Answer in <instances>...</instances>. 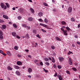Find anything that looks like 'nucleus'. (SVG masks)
<instances>
[{
	"instance_id": "3",
	"label": "nucleus",
	"mask_w": 80,
	"mask_h": 80,
	"mask_svg": "<svg viewBox=\"0 0 80 80\" xmlns=\"http://www.w3.org/2000/svg\"><path fill=\"white\" fill-rule=\"evenodd\" d=\"M72 11V8L71 7H69L68 8V12L69 13H71Z\"/></svg>"
},
{
	"instance_id": "41",
	"label": "nucleus",
	"mask_w": 80,
	"mask_h": 80,
	"mask_svg": "<svg viewBox=\"0 0 80 80\" xmlns=\"http://www.w3.org/2000/svg\"><path fill=\"white\" fill-rule=\"evenodd\" d=\"M42 31V32H45V33H46V30H44V29H41Z\"/></svg>"
},
{
	"instance_id": "33",
	"label": "nucleus",
	"mask_w": 80,
	"mask_h": 80,
	"mask_svg": "<svg viewBox=\"0 0 80 80\" xmlns=\"http://www.w3.org/2000/svg\"><path fill=\"white\" fill-rule=\"evenodd\" d=\"M18 47L17 46H15V47H14V49H15V50H18Z\"/></svg>"
},
{
	"instance_id": "36",
	"label": "nucleus",
	"mask_w": 80,
	"mask_h": 80,
	"mask_svg": "<svg viewBox=\"0 0 80 80\" xmlns=\"http://www.w3.org/2000/svg\"><path fill=\"white\" fill-rule=\"evenodd\" d=\"M39 63L41 66H43V62L41 61L40 62V63Z\"/></svg>"
},
{
	"instance_id": "20",
	"label": "nucleus",
	"mask_w": 80,
	"mask_h": 80,
	"mask_svg": "<svg viewBox=\"0 0 80 80\" xmlns=\"http://www.w3.org/2000/svg\"><path fill=\"white\" fill-rule=\"evenodd\" d=\"M5 4L8 8H10V5H9L8 3L6 2L5 3Z\"/></svg>"
},
{
	"instance_id": "2",
	"label": "nucleus",
	"mask_w": 80,
	"mask_h": 80,
	"mask_svg": "<svg viewBox=\"0 0 80 80\" xmlns=\"http://www.w3.org/2000/svg\"><path fill=\"white\" fill-rule=\"evenodd\" d=\"M68 63L70 65H72L73 64V62H72V59L70 58H69L68 59Z\"/></svg>"
},
{
	"instance_id": "26",
	"label": "nucleus",
	"mask_w": 80,
	"mask_h": 80,
	"mask_svg": "<svg viewBox=\"0 0 80 80\" xmlns=\"http://www.w3.org/2000/svg\"><path fill=\"white\" fill-rule=\"evenodd\" d=\"M61 24L62 25H65L66 24V22L65 21H62L61 22Z\"/></svg>"
},
{
	"instance_id": "9",
	"label": "nucleus",
	"mask_w": 80,
	"mask_h": 80,
	"mask_svg": "<svg viewBox=\"0 0 80 80\" xmlns=\"http://www.w3.org/2000/svg\"><path fill=\"white\" fill-rule=\"evenodd\" d=\"M38 15L39 17H42L43 15V13L42 12H39L38 13Z\"/></svg>"
},
{
	"instance_id": "12",
	"label": "nucleus",
	"mask_w": 80,
	"mask_h": 80,
	"mask_svg": "<svg viewBox=\"0 0 80 80\" xmlns=\"http://www.w3.org/2000/svg\"><path fill=\"white\" fill-rule=\"evenodd\" d=\"M3 18H6V19H8V18H9L8 17V16L5 15H3Z\"/></svg>"
},
{
	"instance_id": "53",
	"label": "nucleus",
	"mask_w": 80,
	"mask_h": 80,
	"mask_svg": "<svg viewBox=\"0 0 80 80\" xmlns=\"http://www.w3.org/2000/svg\"><path fill=\"white\" fill-rule=\"evenodd\" d=\"M18 20H20L21 19V17L20 16H18Z\"/></svg>"
},
{
	"instance_id": "19",
	"label": "nucleus",
	"mask_w": 80,
	"mask_h": 80,
	"mask_svg": "<svg viewBox=\"0 0 80 80\" xmlns=\"http://www.w3.org/2000/svg\"><path fill=\"white\" fill-rule=\"evenodd\" d=\"M56 39L58 41H61V39L58 37H56Z\"/></svg>"
},
{
	"instance_id": "64",
	"label": "nucleus",
	"mask_w": 80,
	"mask_h": 80,
	"mask_svg": "<svg viewBox=\"0 0 80 80\" xmlns=\"http://www.w3.org/2000/svg\"><path fill=\"white\" fill-rule=\"evenodd\" d=\"M44 72H46V73H47V72H48V70H45Z\"/></svg>"
},
{
	"instance_id": "32",
	"label": "nucleus",
	"mask_w": 80,
	"mask_h": 80,
	"mask_svg": "<svg viewBox=\"0 0 80 80\" xmlns=\"http://www.w3.org/2000/svg\"><path fill=\"white\" fill-rule=\"evenodd\" d=\"M44 5V6H46V7H48V5H47V3H46L45 2H44L43 3Z\"/></svg>"
},
{
	"instance_id": "42",
	"label": "nucleus",
	"mask_w": 80,
	"mask_h": 80,
	"mask_svg": "<svg viewBox=\"0 0 80 80\" xmlns=\"http://www.w3.org/2000/svg\"><path fill=\"white\" fill-rule=\"evenodd\" d=\"M53 67L54 68H57V65L56 64H54L53 65Z\"/></svg>"
},
{
	"instance_id": "63",
	"label": "nucleus",
	"mask_w": 80,
	"mask_h": 80,
	"mask_svg": "<svg viewBox=\"0 0 80 80\" xmlns=\"http://www.w3.org/2000/svg\"><path fill=\"white\" fill-rule=\"evenodd\" d=\"M16 37L18 38H20V37L18 36H17Z\"/></svg>"
},
{
	"instance_id": "55",
	"label": "nucleus",
	"mask_w": 80,
	"mask_h": 80,
	"mask_svg": "<svg viewBox=\"0 0 80 80\" xmlns=\"http://www.w3.org/2000/svg\"><path fill=\"white\" fill-rule=\"evenodd\" d=\"M52 11L53 12H56V9H53L52 10Z\"/></svg>"
},
{
	"instance_id": "46",
	"label": "nucleus",
	"mask_w": 80,
	"mask_h": 80,
	"mask_svg": "<svg viewBox=\"0 0 80 80\" xmlns=\"http://www.w3.org/2000/svg\"><path fill=\"white\" fill-rule=\"evenodd\" d=\"M4 10H6V9L7 8V6L6 5L4 6Z\"/></svg>"
},
{
	"instance_id": "52",
	"label": "nucleus",
	"mask_w": 80,
	"mask_h": 80,
	"mask_svg": "<svg viewBox=\"0 0 80 80\" xmlns=\"http://www.w3.org/2000/svg\"><path fill=\"white\" fill-rule=\"evenodd\" d=\"M52 62H53V63H55V60H52Z\"/></svg>"
},
{
	"instance_id": "35",
	"label": "nucleus",
	"mask_w": 80,
	"mask_h": 80,
	"mask_svg": "<svg viewBox=\"0 0 80 80\" xmlns=\"http://www.w3.org/2000/svg\"><path fill=\"white\" fill-rule=\"evenodd\" d=\"M72 69L74 70V71H77V69H76V68H72Z\"/></svg>"
},
{
	"instance_id": "59",
	"label": "nucleus",
	"mask_w": 80,
	"mask_h": 80,
	"mask_svg": "<svg viewBox=\"0 0 80 80\" xmlns=\"http://www.w3.org/2000/svg\"><path fill=\"white\" fill-rule=\"evenodd\" d=\"M28 57L29 58H32V56L31 55H28Z\"/></svg>"
},
{
	"instance_id": "58",
	"label": "nucleus",
	"mask_w": 80,
	"mask_h": 80,
	"mask_svg": "<svg viewBox=\"0 0 80 80\" xmlns=\"http://www.w3.org/2000/svg\"><path fill=\"white\" fill-rule=\"evenodd\" d=\"M77 43L78 44V45H80V42H77Z\"/></svg>"
},
{
	"instance_id": "48",
	"label": "nucleus",
	"mask_w": 80,
	"mask_h": 80,
	"mask_svg": "<svg viewBox=\"0 0 80 80\" xmlns=\"http://www.w3.org/2000/svg\"><path fill=\"white\" fill-rule=\"evenodd\" d=\"M18 57H22V55L20 54H18Z\"/></svg>"
},
{
	"instance_id": "25",
	"label": "nucleus",
	"mask_w": 80,
	"mask_h": 80,
	"mask_svg": "<svg viewBox=\"0 0 80 80\" xmlns=\"http://www.w3.org/2000/svg\"><path fill=\"white\" fill-rule=\"evenodd\" d=\"M66 30H68V31H70V30L71 29L70 28H69V27H66Z\"/></svg>"
},
{
	"instance_id": "40",
	"label": "nucleus",
	"mask_w": 80,
	"mask_h": 80,
	"mask_svg": "<svg viewBox=\"0 0 80 80\" xmlns=\"http://www.w3.org/2000/svg\"><path fill=\"white\" fill-rule=\"evenodd\" d=\"M51 48L52 49H55V47L53 46H52Z\"/></svg>"
},
{
	"instance_id": "27",
	"label": "nucleus",
	"mask_w": 80,
	"mask_h": 80,
	"mask_svg": "<svg viewBox=\"0 0 80 80\" xmlns=\"http://www.w3.org/2000/svg\"><path fill=\"white\" fill-rule=\"evenodd\" d=\"M22 27H24V28H26V27H27V25L25 24H22Z\"/></svg>"
},
{
	"instance_id": "50",
	"label": "nucleus",
	"mask_w": 80,
	"mask_h": 80,
	"mask_svg": "<svg viewBox=\"0 0 80 80\" xmlns=\"http://www.w3.org/2000/svg\"><path fill=\"white\" fill-rule=\"evenodd\" d=\"M61 30H62V31L63 32H64V31L65 30H64V29L63 28H61Z\"/></svg>"
},
{
	"instance_id": "39",
	"label": "nucleus",
	"mask_w": 80,
	"mask_h": 80,
	"mask_svg": "<svg viewBox=\"0 0 80 80\" xmlns=\"http://www.w3.org/2000/svg\"><path fill=\"white\" fill-rule=\"evenodd\" d=\"M44 60H45V61L46 62H48V58H45L44 59Z\"/></svg>"
},
{
	"instance_id": "44",
	"label": "nucleus",
	"mask_w": 80,
	"mask_h": 80,
	"mask_svg": "<svg viewBox=\"0 0 80 80\" xmlns=\"http://www.w3.org/2000/svg\"><path fill=\"white\" fill-rule=\"evenodd\" d=\"M36 36H37V37H38V38H40V37L39 36V34H37Z\"/></svg>"
},
{
	"instance_id": "6",
	"label": "nucleus",
	"mask_w": 80,
	"mask_h": 80,
	"mask_svg": "<svg viewBox=\"0 0 80 80\" xmlns=\"http://www.w3.org/2000/svg\"><path fill=\"white\" fill-rule=\"evenodd\" d=\"M63 34L64 35H66V36H67V35H68V33H67V30H65L63 32Z\"/></svg>"
},
{
	"instance_id": "4",
	"label": "nucleus",
	"mask_w": 80,
	"mask_h": 80,
	"mask_svg": "<svg viewBox=\"0 0 80 80\" xmlns=\"http://www.w3.org/2000/svg\"><path fill=\"white\" fill-rule=\"evenodd\" d=\"M57 77L58 78L59 80H62L63 78H62V76L59 74H58L57 75Z\"/></svg>"
},
{
	"instance_id": "15",
	"label": "nucleus",
	"mask_w": 80,
	"mask_h": 80,
	"mask_svg": "<svg viewBox=\"0 0 80 80\" xmlns=\"http://www.w3.org/2000/svg\"><path fill=\"white\" fill-rule=\"evenodd\" d=\"M28 21H29L30 22H32V20H33L32 18V17L29 18H28Z\"/></svg>"
},
{
	"instance_id": "7",
	"label": "nucleus",
	"mask_w": 80,
	"mask_h": 80,
	"mask_svg": "<svg viewBox=\"0 0 80 80\" xmlns=\"http://www.w3.org/2000/svg\"><path fill=\"white\" fill-rule=\"evenodd\" d=\"M40 25H41L42 26H43L44 27H45L46 28H48V27H47V25L46 24H44L42 23H40Z\"/></svg>"
},
{
	"instance_id": "37",
	"label": "nucleus",
	"mask_w": 80,
	"mask_h": 80,
	"mask_svg": "<svg viewBox=\"0 0 80 80\" xmlns=\"http://www.w3.org/2000/svg\"><path fill=\"white\" fill-rule=\"evenodd\" d=\"M3 23L4 22V21L2 19H0V23Z\"/></svg>"
},
{
	"instance_id": "11",
	"label": "nucleus",
	"mask_w": 80,
	"mask_h": 80,
	"mask_svg": "<svg viewBox=\"0 0 80 80\" xmlns=\"http://www.w3.org/2000/svg\"><path fill=\"white\" fill-rule=\"evenodd\" d=\"M17 63L18 65H21L22 64V62L20 61H18L17 62Z\"/></svg>"
},
{
	"instance_id": "43",
	"label": "nucleus",
	"mask_w": 80,
	"mask_h": 80,
	"mask_svg": "<svg viewBox=\"0 0 80 80\" xmlns=\"http://www.w3.org/2000/svg\"><path fill=\"white\" fill-rule=\"evenodd\" d=\"M38 21L39 22H43V20L41 18L38 19Z\"/></svg>"
},
{
	"instance_id": "10",
	"label": "nucleus",
	"mask_w": 80,
	"mask_h": 80,
	"mask_svg": "<svg viewBox=\"0 0 80 80\" xmlns=\"http://www.w3.org/2000/svg\"><path fill=\"white\" fill-rule=\"evenodd\" d=\"M30 11H31V13H34L35 11H34V10H33V8H30Z\"/></svg>"
},
{
	"instance_id": "54",
	"label": "nucleus",
	"mask_w": 80,
	"mask_h": 80,
	"mask_svg": "<svg viewBox=\"0 0 80 80\" xmlns=\"http://www.w3.org/2000/svg\"><path fill=\"white\" fill-rule=\"evenodd\" d=\"M25 51L26 52H29V50H28V49H26V50H25Z\"/></svg>"
},
{
	"instance_id": "28",
	"label": "nucleus",
	"mask_w": 80,
	"mask_h": 80,
	"mask_svg": "<svg viewBox=\"0 0 80 80\" xmlns=\"http://www.w3.org/2000/svg\"><path fill=\"white\" fill-rule=\"evenodd\" d=\"M32 33H37V30H34L32 31Z\"/></svg>"
},
{
	"instance_id": "56",
	"label": "nucleus",
	"mask_w": 80,
	"mask_h": 80,
	"mask_svg": "<svg viewBox=\"0 0 80 80\" xmlns=\"http://www.w3.org/2000/svg\"><path fill=\"white\" fill-rule=\"evenodd\" d=\"M3 52V51H2L1 50H0V53H2Z\"/></svg>"
},
{
	"instance_id": "30",
	"label": "nucleus",
	"mask_w": 80,
	"mask_h": 80,
	"mask_svg": "<svg viewBox=\"0 0 80 80\" xmlns=\"http://www.w3.org/2000/svg\"><path fill=\"white\" fill-rule=\"evenodd\" d=\"M58 68L59 69H61V68H62V66L61 65L58 66Z\"/></svg>"
},
{
	"instance_id": "17",
	"label": "nucleus",
	"mask_w": 80,
	"mask_h": 80,
	"mask_svg": "<svg viewBox=\"0 0 80 80\" xmlns=\"http://www.w3.org/2000/svg\"><path fill=\"white\" fill-rule=\"evenodd\" d=\"M0 5L1 8H4V6H5L4 5V4H3V3H1Z\"/></svg>"
},
{
	"instance_id": "18",
	"label": "nucleus",
	"mask_w": 80,
	"mask_h": 80,
	"mask_svg": "<svg viewBox=\"0 0 80 80\" xmlns=\"http://www.w3.org/2000/svg\"><path fill=\"white\" fill-rule=\"evenodd\" d=\"M14 67L15 69H19L20 68L19 67H18V66H17L15 65H14Z\"/></svg>"
},
{
	"instance_id": "45",
	"label": "nucleus",
	"mask_w": 80,
	"mask_h": 80,
	"mask_svg": "<svg viewBox=\"0 0 80 80\" xmlns=\"http://www.w3.org/2000/svg\"><path fill=\"white\" fill-rule=\"evenodd\" d=\"M34 62L35 63H37V62H38V60H34Z\"/></svg>"
},
{
	"instance_id": "38",
	"label": "nucleus",
	"mask_w": 80,
	"mask_h": 80,
	"mask_svg": "<svg viewBox=\"0 0 80 80\" xmlns=\"http://www.w3.org/2000/svg\"><path fill=\"white\" fill-rule=\"evenodd\" d=\"M45 64H46V65H48H48H50V63H49V62H46L45 63Z\"/></svg>"
},
{
	"instance_id": "62",
	"label": "nucleus",
	"mask_w": 80,
	"mask_h": 80,
	"mask_svg": "<svg viewBox=\"0 0 80 80\" xmlns=\"http://www.w3.org/2000/svg\"><path fill=\"white\" fill-rule=\"evenodd\" d=\"M12 10H15V7L13 8Z\"/></svg>"
},
{
	"instance_id": "8",
	"label": "nucleus",
	"mask_w": 80,
	"mask_h": 80,
	"mask_svg": "<svg viewBox=\"0 0 80 80\" xmlns=\"http://www.w3.org/2000/svg\"><path fill=\"white\" fill-rule=\"evenodd\" d=\"M16 74L18 76H20V75H21V73H20V72L18 71H16Z\"/></svg>"
},
{
	"instance_id": "51",
	"label": "nucleus",
	"mask_w": 80,
	"mask_h": 80,
	"mask_svg": "<svg viewBox=\"0 0 80 80\" xmlns=\"http://www.w3.org/2000/svg\"><path fill=\"white\" fill-rule=\"evenodd\" d=\"M26 28H28V29H30V26H26Z\"/></svg>"
},
{
	"instance_id": "1",
	"label": "nucleus",
	"mask_w": 80,
	"mask_h": 80,
	"mask_svg": "<svg viewBox=\"0 0 80 80\" xmlns=\"http://www.w3.org/2000/svg\"><path fill=\"white\" fill-rule=\"evenodd\" d=\"M3 32L2 30H0V39H3Z\"/></svg>"
},
{
	"instance_id": "34",
	"label": "nucleus",
	"mask_w": 80,
	"mask_h": 80,
	"mask_svg": "<svg viewBox=\"0 0 80 80\" xmlns=\"http://www.w3.org/2000/svg\"><path fill=\"white\" fill-rule=\"evenodd\" d=\"M66 72L67 73H68L69 75L70 74V71L68 70H67Z\"/></svg>"
},
{
	"instance_id": "21",
	"label": "nucleus",
	"mask_w": 80,
	"mask_h": 80,
	"mask_svg": "<svg viewBox=\"0 0 80 80\" xmlns=\"http://www.w3.org/2000/svg\"><path fill=\"white\" fill-rule=\"evenodd\" d=\"M25 37L26 38H30V37H29V35H28V34H27L26 35Z\"/></svg>"
},
{
	"instance_id": "29",
	"label": "nucleus",
	"mask_w": 80,
	"mask_h": 80,
	"mask_svg": "<svg viewBox=\"0 0 80 80\" xmlns=\"http://www.w3.org/2000/svg\"><path fill=\"white\" fill-rule=\"evenodd\" d=\"M44 22L45 23H48V21L47 19L45 18L44 20Z\"/></svg>"
},
{
	"instance_id": "13",
	"label": "nucleus",
	"mask_w": 80,
	"mask_h": 80,
	"mask_svg": "<svg viewBox=\"0 0 80 80\" xmlns=\"http://www.w3.org/2000/svg\"><path fill=\"white\" fill-rule=\"evenodd\" d=\"M12 35L13 36H14V37H16V36H17V34L15 32H12Z\"/></svg>"
},
{
	"instance_id": "60",
	"label": "nucleus",
	"mask_w": 80,
	"mask_h": 80,
	"mask_svg": "<svg viewBox=\"0 0 80 80\" xmlns=\"http://www.w3.org/2000/svg\"><path fill=\"white\" fill-rule=\"evenodd\" d=\"M28 77H29V78H31L32 77V76H31V75H29L28 76Z\"/></svg>"
},
{
	"instance_id": "16",
	"label": "nucleus",
	"mask_w": 80,
	"mask_h": 80,
	"mask_svg": "<svg viewBox=\"0 0 80 80\" xmlns=\"http://www.w3.org/2000/svg\"><path fill=\"white\" fill-rule=\"evenodd\" d=\"M8 70H12L13 69L10 66H8L7 67Z\"/></svg>"
},
{
	"instance_id": "31",
	"label": "nucleus",
	"mask_w": 80,
	"mask_h": 80,
	"mask_svg": "<svg viewBox=\"0 0 80 80\" xmlns=\"http://www.w3.org/2000/svg\"><path fill=\"white\" fill-rule=\"evenodd\" d=\"M71 20L72 21V22H74V21H75V19L73 18H71Z\"/></svg>"
},
{
	"instance_id": "61",
	"label": "nucleus",
	"mask_w": 80,
	"mask_h": 80,
	"mask_svg": "<svg viewBox=\"0 0 80 80\" xmlns=\"http://www.w3.org/2000/svg\"><path fill=\"white\" fill-rule=\"evenodd\" d=\"M75 38H78V36L77 35H75Z\"/></svg>"
},
{
	"instance_id": "22",
	"label": "nucleus",
	"mask_w": 80,
	"mask_h": 80,
	"mask_svg": "<svg viewBox=\"0 0 80 80\" xmlns=\"http://www.w3.org/2000/svg\"><path fill=\"white\" fill-rule=\"evenodd\" d=\"M7 54L8 55H9L10 56H11V53H10V52L9 51H7Z\"/></svg>"
},
{
	"instance_id": "24",
	"label": "nucleus",
	"mask_w": 80,
	"mask_h": 80,
	"mask_svg": "<svg viewBox=\"0 0 80 80\" xmlns=\"http://www.w3.org/2000/svg\"><path fill=\"white\" fill-rule=\"evenodd\" d=\"M2 27L4 29H5L7 28V26L5 25H2Z\"/></svg>"
},
{
	"instance_id": "5",
	"label": "nucleus",
	"mask_w": 80,
	"mask_h": 80,
	"mask_svg": "<svg viewBox=\"0 0 80 80\" xmlns=\"http://www.w3.org/2000/svg\"><path fill=\"white\" fill-rule=\"evenodd\" d=\"M59 60L60 61V62H63L64 60V58L63 57H60L59 58Z\"/></svg>"
},
{
	"instance_id": "57",
	"label": "nucleus",
	"mask_w": 80,
	"mask_h": 80,
	"mask_svg": "<svg viewBox=\"0 0 80 80\" xmlns=\"http://www.w3.org/2000/svg\"><path fill=\"white\" fill-rule=\"evenodd\" d=\"M78 28H80V24H79L78 25Z\"/></svg>"
},
{
	"instance_id": "14",
	"label": "nucleus",
	"mask_w": 80,
	"mask_h": 80,
	"mask_svg": "<svg viewBox=\"0 0 80 80\" xmlns=\"http://www.w3.org/2000/svg\"><path fill=\"white\" fill-rule=\"evenodd\" d=\"M28 73H31V72H32V69L31 68H29L28 69Z\"/></svg>"
},
{
	"instance_id": "23",
	"label": "nucleus",
	"mask_w": 80,
	"mask_h": 80,
	"mask_svg": "<svg viewBox=\"0 0 80 80\" xmlns=\"http://www.w3.org/2000/svg\"><path fill=\"white\" fill-rule=\"evenodd\" d=\"M13 27H14V28H17V25H16V24H13Z\"/></svg>"
},
{
	"instance_id": "49",
	"label": "nucleus",
	"mask_w": 80,
	"mask_h": 80,
	"mask_svg": "<svg viewBox=\"0 0 80 80\" xmlns=\"http://www.w3.org/2000/svg\"><path fill=\"white\" fill-rule=\"evenodd\" d=\"M2 55H4V56H6V55H7L5 53H3V52L2 53Z\"/></svg>"
},
{
	"instance_id": "47",
	"label": "nucleus",
	"mask_w": 80,
	"mask_h": 80,
	"mask_svg": "<svg viewBox=\"0 0 80 80\" xmlns=\"http://www.w3.org/2000/svg\"><path fill=\"white\" fill-rule=\"evenodd\" d=\"M57 72H56L55 74L54 75V76L57 77Z\"/></svg>"
}]
</instances>
